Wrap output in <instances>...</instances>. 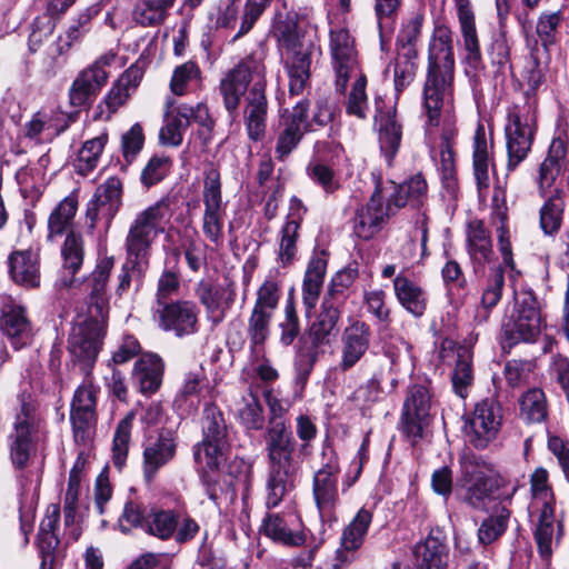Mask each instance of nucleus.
<instances>
[{
	"label": "nucleus",
	"mask_w": 569,
	"mask_h": 569,
	"mask_svg": "<svg viewBox=\"0 0 569 569\" xmlns=\"http://www.w3.org/2000/svg\"><path fill=\"white\" fill-rule=\"evenodd\" d=\"M492 144L486 138L483 126L479 124L473 138V174L479 190L488 189L490 169H493Z\"/></svg>",
	"instance_id": "38"
},
{
	"label": "nucleus",
	"mask_w": 569,
	"mask_h": 569,
	"mask_svg": "<svg viewBox=\"0 0 569 569\" xmlns=\"http://www.w3.org/2000/svg\"><path fill=\"white\" fill-rule=\"evenodd\" d=\"M455 79V54L452 33L446 26H437L428 47L427 77L423 86L422 109L426 124L438 127L443 119L448 128L441 134L439 152L433 156L440 173L443 190L451 199L458 197V180L452 150V128L450 117L443 118L445 108L451 100Z\"/></svg>",
	"instance_id": "1"
},
{
	"label": "nucleus",
	"mask_w": 569,
	"mask_h": 569,
	"mask_svg": "<svg viewBox=\"0 0 569 569\" xmlns=\"http://www.w3.org/2000/svg\"><path fill=\"white\" fill-rule=\"evenodd\" d=\"M61 254L63 258V268L71 274H74L83 262V243L81 236L74 232L67 233Z\"/></svg>",
	"instance_id": "64"
},
{
	"label": "nucleus",
	"mask_w": 569,
	"mask_h": 569,
	"mask_svg": "<svg viewBox=\"0 0 569 569\" xmlns=\"http://www.w3.org/2000/svg\"><path fill=\"white\" fill-rule=\"evenodd\" d=\"M507 206L505 196L501 191L497 190L492 197V218L500 221V226L497 227L498 244L501 252L503 262L507 266H512V249L509 240V229L507 222Z\"/></svg>",
	"instance_id": "49"
},
{
	"label": "nucleus",
	"mask_w": 569,
	"mask_h": 569,
	"mask_svg": "<svg viewBox=\"0 0 569 569\" xmlns=\"http://www.w3.org/2000/svg\"><path fill=\"white\" fill-rule=\"evenodd\" d=\"M417 59V49L398 51L393 63L388 66L386 73L392 69L393 87L397 96L412 83L418 69Z\"/></svg>",
	"instance_id": "46"
},
{
	"label": "nucleus",
	"mask_w": 569,
	"mask_h": 569,
	"mask_svg": "<svg viewBox=\"0 0 569 569\" xmlns=\"http://www.w3.org/2000/svg\"><path fill=\"white\" fill-rule=\"evenodd\" d=\"M327 259L323 253H315L307 266L302 282V303L309 316L316 308L325 281Z\"/></svg>",
	"instance_id": "34"
},
{
	"label": "nucleus",
	"mask_w": 569,
	"mask_h": 569,
	"mask_svg": "<svg viewBox=\"0 0 569 569\" xmlns=\"http://www.w3.org/2000/svg\"><path fill=\"white\" fill-rule=\"evenodd\" d=\"M521 415L530 422H541L547 418V400L541 389H530L520 401Z\"/></svg>",
	"instance_id": "60"
},
{
	"label": "nucleus",
	"mask_w": 569,
	"mask_h": 569,
	"mask_svg": "<svg viewBox=\"0 0 569 569\" xmlns=\"http://www.w3.org/2000/svg\"><path fill=\"white\" fill-rule=\"evenodd\" d=\"M204 389H208V380L203 370L188 372L180 391L176 396L174 403L179 407L196 408Z\"/></svg>",
	"instance_id": "53"
},
{
	"label": "nucleus",
	"mask_w": 569,
	"mask_h": 569,
	"mask_svg": "<svg viewBox=\"0 0 569 569\" xmlns=\"http://www.w3.org/2000/svg\"><path fill=\"white\" fill-rule=\"evenodd\" d=\"M373 367L370 380H376L380 386L389 382V389L395 390L398 386L399 355L392 347L386 348L383 355L376 358Z\"/></svg>",
	"instance_id": "52"
},
{
	"label": "nucleus",
	"mask_w": 569,
	"mask_h": 569,
	"mask_svg": "<svg viewBox=\"0 0 569 569\" xmlns=\"http://www.w3.org/2000/svg\"><path fill=\"white\" fill-rule=\"evenodd\" d=\"M370 328L363 321L356 320L343 330L339 361L341 371L350 370L362 359L370 347Z\"/></svg>",
	"instance_id": "29"
},
{
	"label": "nucleus",
	"mask_w": 569,
	"mask_h": 569,
	"mask_svg": "<svg viewBox=\"0 0 569 569\" xmlns=\"http://www.w3.org/2000/svg\"><path fill=\"white\" fill-rule=\"evenodd\" d=\"M97 392L91 375L76 389L70 411V420L76 440H84L97 419Z\"/></svg>",
	"instance_id": "20"
},
{
	"label": "nucleus",
	"mask_w": 569,
	"mask_h": 569,
	"mask_svg": "<svg viewBox=\"0 0 569 569\" xmlns=\"http://www.w3.org/2000/svg\"><path fill=\"white\" fill-rule=\"evenodd\" d=\"M449 352H452L456 357L455 369L451 377L453 391L459 397L466 398L473 382L472 351L465 346L455 348L452 341L442 342L440 357L443 361L449 357Z\"/></svg>",
	"instance_id": "31"
},
{
	"label": "nucleus",
	"mask_w": 569,
	"mask_h": 569,
	"mask_svg": "<svg viewBox=\"0 0 569 569\" xmlns=\"http://www.w3.org/2000/svg\"><path fill=\"white\" fill-rule=\"evenodd\" d=\"M142 79V71L138 67L128 68L111 87L104 97L103 103L108 109V117L116 113L131 97Z\"/></svg>",
	"instance_id": "39"
},
{
	"label": "nucleus",
	"mask_w": 569,
	"mask_h": 569,
	"mask_svg": "<svg viewBox=\"0 0 569 569\" xmlns=\"http://www.w3.org/2000/svg\"><path fill=\"white\" fill-rule=\"evenodd\" d=\"M0 330L14 350H21L30 346L36 333L27 308L14 301L3 305Z\"/></svg>",
	"instance_id": "21"
},
{
	"label": "nucleus",
	"mask_w": 569,
	"mask_h": 569,
	"mask_svg": "<svg viewBox=\"0 0 569 569\" xmlns=\"http://www.w3.org/2000/svg\"><path fill=\"white\" fill-rule=\"evenodd\" d=\"M99 12L98 7L91 6L77 13L63 34L58 38V53L68 52L74 44L81 42L90 31L91 20Z\"/></svg>",
	"instance_id": "44"
},
{
	"label": "nucleus",
	"mask_w": 569,
	"mask_h": 569,
	"mask_svg": "<svg viewBox=\"0 0 569 569\" xmlns=\"http://www.w3.org/2000/svg\"><path fill=\"white\" fill-rule=\"evenodd\" d=\"M78 209L77 196L69 194L62 199L53 209L48 218V236L50 242L57 241L64 233H69V228Z\"/></svg>",
	"instance_id": "45"
},
{
	"label": "nucleus",
	"mask_w": 569,
	"mask_h": 569,
	"mask_svg": "<svg viewBox=\"0 0 569 569\" xmlns=\"http://www.w3.org/2000/svg\"><path fill=\"white\" fill-rule=\"evenodd\" d=\"M162 359L154 353H144L134 363L132 377L142 393L156 392L162 382Z\"/></svg>",
	"instance_id": "40"
},
{
	"label": "nucleus",
	"mask_w": 569,
	"mask_h": 569,
	"mask_svg": "<svg viewBox=\"0 0 569 569\" xmlns=\"http://www.w3.org/2000/svg\"><path fill=\"white\" fill-rule=\"evenodd\" d=\"M108 73L97 68L87 67L78 73L69 89L70 103L74 107L84 106L107 83Z\"/></svg>",
	"instance_id": "35"
},
{
	"label": "nucleus",
	"mask_w": 569,
	"mask_h": 569,
	"mask_svg": "<svg viewBox=\"0 0 569 569\" xmlns=\"http://www.w3.org/2000/svg\"><path fill=\"white\" fill-rule=\"evenodd\" d=\"M202 432V441L193 448L194 460L202 468L218 469L224 460L227 426L222 412L212 403L204 407Z\"/></svg>",
	"instance_id": "8"
},
{
	"label": "nucleus",
	"mask_w": 569,
	"mask_h": 569,
	"mask_svg": "<svg viewBox=\"0 0 569 569\" xmlns=\"http://www.w3.org/2000/svg\"><path fill=\"white\" fill-rule=\"evenodd\" d=\"M273 313L253 309L248 319L247 333L253 347L262 346L270 336V323Z\"/></svg>",
	"instance_id": "62"
},
{
	"label": "nucleus",
	"mask_w": 569,
	"mask_h": 569,
	"mask_svg": "<svg viewBox=\"0 0 569 569\" xmlns=\"http://www.w3.org/2000/svg\"><path fill=\"white\" fill-rule=\"evenodd\" d=\"M108 320L89 317L76 322L68 337V350L84 376L91 375L102 348Z\"/></svg>",
	"instance_id": "7"
},
{
	"label": "nucleus",
	"mask_w": 569,
	"mask_h": 569,
	"mask_svg": "<svg viewBox=\"0 0 569 569\" xmlns=\"http://www.w3.org/2000/svg\"><path fill=\"white\" fill-rule=\"evenodd\" d=\"M468 253L476 266H485L493 254L490 232L482 220H471L467 228Z\"/></svg>",
	"instance_id": "43"
},
{
	"label": "nucleus",
	"mask_w": 569,
	"mask_h": 569,
	"mask_svg": "<svg viewBox=\"0 0 569 569\" xmlns=\"http://www.w3.org/2000/svg\"><path fill=\"white\" fill-rule=\"evenodd\" d=\"M356 81L348 94L346 111L349 116L366 119L369 111L368 96L366 92L367 78L363 73L353 74Z\"/></svg>",
	"instance_id": "59"
},
{
	"label": "nucleus",
	"mask_w": 569,
	"mask_h": 569,
	"mask_svg": "<svg viewBox=\"0 0 569 569\" xmlns=\"http://www.w3.org/2000/svg\"><path fill=\"white\" fill-rule=\"evenodd\" d=\"M146 262V259H136L127 256V260L121 266L120 272L117 276L114 292L118 297L127 293L132 284L136 286V290L139 289L142 283L143 263Z\"/></svg>",
	"instance_id": "56"
},
{
	"label": "nucleus",
	"mask_w": 569,
	"mask_h": 569,
	"mask_svg": "<svg viewBox=\"0 0 569 569\" xmlns=\"http://www.w3.org/2000/svg\"><path fill=\"white\" fill-rule=\"evenodd\" d=\"M338 458L331 456L328 461L315 472L312 479V496L321 516L330 515L339 502Z\"/></svg>",
	"instance_id": "25"
},
{
	"label": "nucleus",
	"mask_w": 569,
	"mask_h": 569,
	"mask_svg": "<svg viewBox=\"0 0 569 569\" xmlns=\"http://www.w3.org/2000/svg\"><path fill=\"white\" fill-rule=\"evenodd\" d=\"M372 512L361 508L352 520L345 527L340 537V546L336 550L332 569H343L358 558V551L363 546Z\"/></svg>",
	"instance_id": "18"
},
{
	"label": "nucleus",
	"mask_w": 569,
	"mask_h": 569,
	"mask_svg": "<svg viewBox=\"0 0 569 569\" xmlns=\"http://www.w3.org/2000/svg\"><path fill=\"white\" fill-rule=\"evenodd\" d=\"M171 159L168 156L154 154L143 167L140 181L146 188H151L161 182L170 172Z\"/></svg>",
	"instance_id": "63"
},
{
	"label": "nucleus",
	"mask_w": 569,
	"mask_h": 569,
	"mask_svg": "<svg viewBox=\"0 0 569 569\" xmlns=\"http://www.w3.org/2000/svg\"><path fill=\"white\" fill-rule=\"evenodd\" d=\"M465 50L466 73L477 78L483 70L479 39L475 24V14L469 0H455Z\"/></svg>",
	"instance_id": "23"
},
{
	"label": "nucleus",
	"mask_w": 569,
	"mask_h": 569,
	"mask_svg": "<svg viewBox=\"0 0 569 569\" xmlns=\"http://www.w3.org/2000/svg\"><path fill=\"white\" fill-rule=\"evenodd\" d=\"M459 462L465 502L475 509L483 508L497 486L491 466L473 453H463Z\"/></svg>",
	"instance_id": "11"
},
{
	"label": "nucleus",
	"mask_w": 569,
	"mask_h": 569,
	"mask_svg": "<svg viewBox=\"0 0 569 569\" xmlns=\"http://www.w3.org/2000/svg\"><path fill=\"white\" fill-rule=\"evenodd\" d=\"M542 318L536 297L530 291H519L509 320L503 325L509 345L533 342L541 332Z\"/></svg>",
	"instance_id": "10"
},
{
	"label": "nucleus",
	"mask_w": 569,
	"mask_h": 569,
	"mask_svg": "<svg viewBox=\"0 0 569 569\" xmlns=\"http://www.w3.org/2000/svg\"><path fill=\"white\" fill-rule=\"evenodd\" d=\"M179 519V511L152 507L146 518L144 531L161 540H168L173 537Z\"/></svg>",
	"instance_id": "47"
},
{
	"label": "nucleus",
	"mask_w": 569,
	"mask_h": 569,
	"mask_svg": "<svg viewBox=\"0 0 569 569\" xmlns=\"http://www.w3.org/2000/svg\"><path fill=\"white\" fill-rule=\"evenodd\" d=\"M18 402L12 430L8 436V450L16 481L24 493L33 483H40V475L31 469V462L39 445L47 438V430L40 406L30 393H21Z\"/></svg>",
	"instance_id": "4"
},
{
	"label": "nucleus",
	"mask_w": 569,
	"mask_h": 569,
	"mask_svg": "<svg viewBox=\"0 0 569 569\" xmlns=\"http://www.w3.org/2000/svg\"><path fill=\"white\" fill-rule=\"evenodd\" d=\"M501 418V409L496 401L485 399L478 402L465 422L469 443L477 449H486L497 438Z\"/></svg>",
	"instance_id": "13"
},
{
	"label": "nucleus",
	"mask_w": 569,
	"mask_h": 569,
	"mask_svg": "<svg viewBox=\"0 0 569 569\" xmlns=\"http://www.w3.org/2000/svg\"><path fill=\"white\" fill-rule=\"evenodd\" d=\"M133 420L134 413L128 412L124 418L119 421L116 428L112 452L113 463L119 470L122 469L127 461Z\"/></svg>",
	"instance_id": "57"
},
{
	"label": "nucleus",
	"mask_w": 569,
	"mask_h": 569,
	"mask_svg": "<svg viewBox=\"0 0 569 569\" xmlns=\"http://www.w3.org/2000/svg\"><path fill=\"white\" fill-rule=\"evenodd\" d=\"M108 139V132L104 130L99 136L83 142L73 161L74 170L79 174L87 176L97 168Z\"/></svg>",
	"instance_id": "48"
},
{
	"label": "nucleus",
	"mask_w": 569,
	"mask_h": 569,
	"mask_svg": "<svg viewBox=\"0 0 569 569\" xmlns=\"http://www.w3.org/2000/svg\"><path fill=\"white\" fill-rule=\"evenodd\" d=\"M393 290L399 303L415 317H421L427 308V295L416 282L403 274L393 279Z\"/></svg>",
	"instance_id": "41"
},
{
	"label": "nucleus",
	"mask_w": 569,
	"mask_h": 569,
	"mask_svg": "<svg viewBox=\"0 0 569 569\" xmlns=\"http://www.w3.org/2000/svg\"><path fill=\"white\" fill-rule=\"evenodd\" d=\"M393 213V207L388 200L383 206L381 192L376 190L366 206L359 208L353 220V231L358 238L369 240L382 228L387 218Z\"/></svg>",
	"instance_id": "27"
},
{
	"label": "nucleus",
	"mask_w": 569,
	"mask_h": 569,
	"mask_svg": "<svg viewBox=\"0 0 569 569\" xmlns=\"http://www.w3.org/2000/svg\"><path fill=\"white\" fill-rule=\"evenodd\" d=\"M329 38L331 64L336 74V89L345 92L349 79L353 74L361 73L355 39L345 28L332 29Z\"/></svg>",
	"instance_id": "14"
},
{
	"label": "nucleus",
	"mask_w": 569,
	"mask_h": 569,
	"mask_svg": "<svg viewBox=\"0 0 569 569\" xmlns=\"http://www.w3.org/2000/svg\"><path fill=\"white\" fill-rule=\"evenodd\" d=\"M9 274L19 286L37 288L40 284V264L37 252L28 250L13 251L8 258Z\"/></svg>",
	"instance_id": "33"
},
{
	"label": "nucleus",
	"mask_w": 569,
	"mask_h": 569,
	"mask_svg": "<svg viewBox=\"0 0 569 569\" xmlns=\"http://www.w3.org/2000/svg\"><path fill=\"white\" fill-rule=\"evenodd\" d=\"M199 309L193 301L174 300L160 307H152V318L163 331L173 332L178 338L191 336L199 330Z\"/></svg>",
	"instance_id": "15"
},
{
	"label": "nucleus",
	"mask_w": 569,
	"mask_h": 569,
	"mask_svg": "<svg viewBox=\"0 0 569 569\" xmlns=\"http://www.w3.org/2000/svg\"><path fill=\"white\" fill-rule=\"evenodd\" d=\"M565 207L566 201L563 196H548V201L540 210V227L546 234H553L559 231Z\"/></svg>",
	"instance_id": "58"
},
{
	"label": "nucleus",
	"mask_w": 569,
	"mask_h": 569,
	"mask_svg": "<svg viewBox=\"0 0 569 569\" xmlns=\"http://www.w3.org/2000/svg\"><path fill=\"white\" fill-rule=\"evenodd\" d=\"M246 98L244 123L251 140L258 141L266 133L268 101L266 97V67L260 54L252 53L229 70L220 81L223 106L230 116H234L249 84Z\"/></svg>",
	"instance_id": "3"
},
{
	"label": "nucleus",
	"mask_w": 569,
	"mask_h": 569,
	"mask_svg": "<svg viewBox=\"0 0 569 569\" xmlns=\"http://www.w3.org/2000/svg\"><path fill=\"white\" fill-rule=\"evenodd\" d=\"M426 193L427 182L425 178L421 174H416L402 184L396 186L389 201L392 207L399 209L408 202L419 203Z\"/></svg>",
	"instance_id": "54"
},
{
	"label": "nucleus",
	"mask_w": 569,
	"mask_h": 569,
	"mask_svg": "<svg viewBox=\"0 0 569 569\" xmlns=\"http://www.w3.org/2000/svg\"><path fill=\"white\" fill-rule=\"evenodd\" d=\"M262 528L267 537L287 547H300L307 540L302 523L295 513L270 515L264 519Z\"/></svg>",
	"instance_id": "30"
},
{
	"label": "nucleus",
	"mask_w": 569,
	"mask_h": 569,
	"mask_svg": "<svg viewBox=\"0 0 569 569\" xmlns=\"http://www.w3.org/2000/svg\"><path fill=\"white\" fill-rule=\"evenodd\" d=\"M169 218L170 203L164 198L137 213L129 226L124 241L127 256L147 260L152 243L160 233L164 232V222Z\"/></svg>",
	"instance_id": "5"
},
{
	"label": "nucleus",
	"mask_w": 569,
	"mask_h": 569,
	"mask_svg": "<svg viewBox=\"0 0 569 569\" xmlns=\"http://www.w3.org/2000/svg\"><path fill=\"white\" fill-rule=\"evenodd\" d=\"M465 50L466 73L477 78L483 70L479 39L475 24V14L469 0H455Z\"/></svg>",
	"instance_id": "22"
},
{
	"label": "nucleus",
	"mask_w": 569,
	"mask_h": 569,
	"mask_svg": "<svg viewBox=\"0 0 569 569\" xmlns=\"http://www.w3.org/2000/svg\"><path fill=\"white\" fill-rule=\"evenodd\" d=\"M264 398L271 415L264 433V450L268 459L266 506L272 509L277 508L293 490L300 463L295 457L293 436L281 418L287 408L271 391H266Z\"/></svg>",
	"instance_id": "2"
},
{
	"label": "nucleus",
	"mask_w": 569,
	"mask_h": 569,
	"mask_svg": "<svg viewBox=\"0 0 569 569\" xmlns=\"http://www.w3.org/2000/svg\"><path fill=\"white\" fill-rule=\"evenodd\" d=\"M431 406V395L426 386L415 385L409 388L402 406L401 423L403 432L412 442L422 438L430 421Z\"/></svg>",
	"instance_id": "17"
},
{
	"label": "nucleus",
	"mask_w": 569,
	"mask_h": 569,
	"mask_svg": "<svg viewBox=\"0 0 569 569\" xmlns=\"http://www.w3.org/2000/svg\"><path fill=\"white\" fill-rule=\"evenodd\" d=\"M376 123L378 126L380 150L390 166L399 150L402 137L401 124L397 120L396 110L390 109L386 112H379L376 116Z\"/></svg>",
	"instance_id": "37"
},
{
	"label": "nucleus",
	"mask_w": 569,
	"mask_h": 569,
	"mask_svg": "<svg viewBox=\"0 0 569 569\" xmlns=\"http://www.w3.org/2000/svg\"><path fill=\"white\" fill-rule=\"evenodd\" d=\"M279 43L286 52V68L289 76V92L302 93L310 78V46L305 43L297 23L286 22L279 26Z\"/></svg>",
	"instance_id": "6"
},
{
	"label": "nucleus",
	"mask_w": 569,
	"mask_h": 569,
	"mask_svg": "<svg viewBox=\"0 0 569 569\" xmlns=\"http://www.w3.org/2000/svg\"><path fill=\"white\" fill-rule=\"evenodd\" d=\"M122 184L119 178L110 177L101 183L88 203L87 217L94 227L98 219L111 221L121 206Z\"/></svg>",
	"instance_id": "28"
},
{
	"label": "nucleus",
	"mask_w": 569,
	"mask_h": 569,
	"mask_svg": "<svg viewBox=\"0 0 569 569\" xmlns=\"http://www.w3.org/2000/svg\"><path fill=\"white\" fill-rule=\"evenodd\" d=\"M196 295L204 308L208 321L217 326L223 321L227 312L236 301V286L232 281L224 284H213L209 281H200Z\"/></svg>",
	"instance_id": "24"
},
{
	"label": "nucleus",
	"mask_w": 569,
	"mask_h": 569,
	"mask_svg": "<svg viewBox=\"0 0 569 569\" xmlns=\"http://www.w3.org/2000/svg\"><path fill=\"white\" fill-rule=\"evenodd\" d=\"M202 199V232L218 248L223 243L226 206L222 201L220 172L213 166L204 170Z\"/></svg>",
	"instance_id": "12"
},
{
	"label": "nucleus",
	"mask_w": 569,
	"mask_h": 569,
	"mask_svg": "<svg viewBox=\"0 0 569 569\" xmlns=\"http://www.w3.org/2000/svg\"><path fill=\"white\" fill-rule=\"evenodd\" d=\"M567 143L558 137L552 139L548 154L540 166L539 187L546 197L561 194L565 197L567 186Z\"/></svg>",
	"instance_id": "19"
},
{
	"label": "nucleus",
	"mask_w": 569,
	"mask_h": 569,
	"mask_svg": "<svg viewBox=\"0 0 569 569\" xmlns=\"http://www.w3.org/2000/svg\"><path fill=\"white\" fill-rule=\"evenodd\" d=\"M418 569H448L449 549L445 539L430 533L415 547Z\"/></svg>",
	"instance_id": "36"
},
{
	"label": "nucleus",
	"mask_w": 569,
	"mask_h": 569,
	"mask_svg": "<svg viewBox=\"0 0 569 569\" xmlns=\"http://www.w3.org/2000/svg\"><path fill=\"white\" fill-rule=\"evenodd\" d=\"M518 490V486L513 485L510 489L500 495V503L493 508L492 513L483 520L478 529V539L482 545H489L497 540L507 529L508 520L511 516L509 505L512 497Z\"/></svg>",
	"instance_id": "32"
},
{
	"label": "nucleus",
	"mask_w": 569,
	"mask_h": 569,
	"mask_svg": "<svg viewBox=\"0 0 569 569\" xmlns=\"http://www.w3.org/2000/svg\"><path fill=\"white\" fill-rule=\"evenodd\" d=\"M340 313V302L335 297L333 290H329L321 303V311L310 328L311 346L300 351V357L307 360V372L317 361L319 349L330 343V337L337 329Z\"/></svg>",
	"instance_id": "16"
},
{
	"label": "nucleus",
	"mask_w": 569,
	"mask_h": 569,
	"mask_svg": "<svg viewBox=\"0 0 569 569\" xmlns=\"http://www.w3.org/2000/svg\"><path fill=\"white\" fill-rule=\"evenodd\" d=\"M295 290H290L283 309V319L279 323L280 342L290 346L300 333V321L296 309Z\"/></svg>",
	"instance_id": "61"
},
{
	"label": "nucleus",
	"mask_w": 569,
	"mask_h": 569,
	"mask_svg": "<svg viewBox=\"0 0 569 569\" xmlns=\"http://www.w3.org/2000/svg\"><path fill=\"white\" fill-rule=\"evenodd\" d=\"M555 533V507H541L533 532L539 553L549 558L552 553Z\"/></svg>",
	"instance_id": "51"
},
{
	"label": "nucleus",
	"mask_w": 569,
	"mask_h": 569,
	"mask_svg": "<svg viewBox=\"0 0 569 569\" xmlns=\"http://www.w3.org/2000/svg\"><path fill=\"white\" fill-rule=\"evenodd\" d=\"M170 10L154 0H138L132 9V20L141 27H158L169 17Z\"/></svg>",
	"instance_id": "55"
},
{
	"label": "nucleus",
	"mask_w": 569,
	"mask_h": 569,
	"mask_svg": "<svg viewBox=\"0 0 569 569\" xmlns=\"http://www.w3.org/2000/svg\"><path fill=\"white\" fill-rule=\"evenodd\" d=\"M177 445L176 433L168 429H162L144 442L142 470L147 481L153 480L159 470L173 460Z\"/></svg>",
	"instance_id": "26"
},
{
	"label": "nucleus",
	"mask_w": 569,
	"mask_h": 569,
	"mask_svg": "<svg viewBox=\"0 0 569 569\" xmlns=\"http://www.w3.org/2000/svg\"><path fill=\"white\" fill-rule=\"evenodd\" d=\"M282 281L278 271H271L257 290L253 309L274 315L281 298Z\"/></svg>",
	"instance_id": "50"
},
{
	"label": "nucleus",
	"mask_w": 569,
	"mask_h": 569,
	"mask_svg": "<svg viewBox=\"0 0 569 569\" xmlns=\"http://www.w3.org/2000/svg\"><path fill=\"white\" fill-rule=\"evenodd\" d=\"M171 103L167 102L168 110L164 114V123L159 132V142L167 147H179L183 140V133L189 127L188 111L189 104H180L172 111L169 110Z\"/></svg>",
	"instance_id": "42"
},
{
	"label": "nucleus",
	"mask_w": 569,
	"mask_h": 569,
	"mask_svg": "<svg viewBox=\"0 0 569 569\" xmlns=\"http://www.w3.org/2000/svg\"><path fill=\"white\" fill-rule=\"evenodd\" d=\"M536 128V111L532 106H515L508 112V122L505 128L507 140L509 171L515 170L522 162L531 149Z\"/></svg>",
	"instance_id": "9"
}]
</instances>
